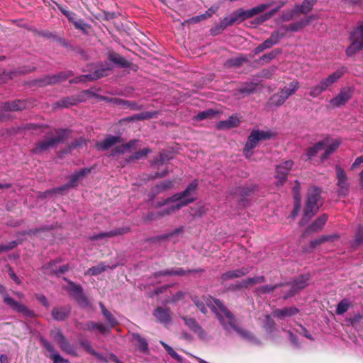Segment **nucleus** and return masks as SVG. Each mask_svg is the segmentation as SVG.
I'll return each mask as SVG.
<instances>
[{"mask_svg":"<svg viewBox=\"0 0 363 363\" xmlns=\"http://www.w3.org/2000/svg\"><path fill=\"white\" fill-rule=\"evenodd\" d=\"M284 36V33H280L279 31H274L272 33L269 40L273 43L274 45H277L280 39Z\"/></svg>","mask_w":363,"mask_h":363,"instance_id":"338daca9","label":"nucleus"},{"mask_svg":"<svg viewBox=\"0 0 363 363\" xmlns=\"http://www.w3.org/2000/svg\"><path fill=\"white\" fill-rule=\"evenodd\" d=\"M93 168H84L80 169L78 172H76L73 174L69 177V182L63 186L57 188H55L51 190H48L44 193H41L40 196L45 197L47 195L52 194H62L64 191L67 190L70 187H74L77 186L78 181L82 179L84 177H85L87 174L91 172Z\"/></svg>","mask_w":363,"mask_h":363,"instance_id":"423d86ee","label":"nucleus"},{"mask_svg":"<svg viewBox=\"0 0 363 363\" xmlns=\"http://www.w3.org/2000/svg\"><path fill=\"white\" fill-rule=\"evenodd\" d=\"M240 121L237 116H231L226 121H222L218 123V129L232 128L239 125Z\"/></svg>","mask_w":363,"mask_h":363,"instance_id":"473e14b6","label":"nucleus"},{"mask_svg":"<svg viewBox=\"0 0 363 363\" xmlns=\"http://www.w3.org/2000/svg\"><path fill=\"white\" fill-rule=\"evenodd\" d=\"M159 115L158 111H147L137 114V121L147 120L156 118Z\"/></svg>","mask_w":363,"mask_h":363,"instance_id":"3c124183","label":"nucleus"},{"mask_svg":"<svg viewBox=\"0 0 363 363\" xmlns=\"http://www.w3.org/2000/svg\"><path fill=\"white\" fill-rule=\"evenodd\" d=\"M301 184L300 182L298 180L295 181V186L293 187V193H294V201H301Z\"/></svg>","mask_w":363,"mask_h":363,"instance_id":"69168bd1","label":"nucleus"},{"mask_svg":"<svg viewBox=\"0 0 363 363\" xmlns=\"http://www.w3.org/2000/svg\"><path fill=\"white\" fill-rule=\"evenodd\" d=\"M123 106L128 108L133 111H140L144 108L143 105L142 104H138L135 101L128 100H125Z\"/></svg>","mask_w":363,"mask_h":363,"instance_id":"13d9d810","label":"nucleus"},{"mask_svg":"<svg viewBox=\"0 0 363 363\" xmlns=\"http://www.w3.org/2000/svg\"><path fill=\"white\" fill-rule=\"evenodd\" d=\"M52 335L53 340L58 345L62 352L74 357L78 356L75 346L72 345L67 340L60 330L52 331Z\"/></svg>","mask_w":363,"mask_h":363,"instance_id":"9b49d317","label":"nucleus"},{"mask_svg":"<svg viewBox=\"0 0 363 363\" xmlns=\"http://www.w3.org/2000/svg\"><path fill=\"white\" fill-rule=\"evenodd\" d=\"M313 19L312 16L308 17V18L299 21L298 22L291 23L286 28V31L296 32L302 29L303 27L308 25L311 21Z\"/></svg>","mask_w":363,"mask_h":363,"instance_id":"e433bc0d","label":"nucleus"},{"mask_svg":"<svg viewBox=\"0 0 363 363\" xmlns=\"http://www.w3.org/2000/svg\"><path fill=\"white\" fill-rule=\"evenodd\" d=\"M129 231H130L129 227L118 228L117 229H115V230H111L108 232L94 234L89 237V240H96L103 239L105 238H112V237H115L117 235H121L128 233Z\"/></svg>","mask_w":363,"mask_h":363,"instance_id":"4be33fe9","label":"nucleus"},{"mask_svg":"<svg viewBox=\"0 0 363 363\" xmlns=\"http://www.w3.org/2000/svg\"><path fill=\"white\" fill-rule=\"evenodd\" d=\"M96 325V323L93 322V321H89L86 323H77V327L79 330L93 331L95 330Z\"/></svg>","mask_w":363,"mask_h":363,"instance_id":"4d7b16f0","label":"nucleus"},{"mask_svg":"<svg viewBox=\"0 0 363 363\" xmlns=\"http://www.w3.org/2000/svg\"><path fill=\"white\" fill-rule=\"evenodd\" d=\"M335 170L337 179V185L339 188L338 194L345 196L349 192V183L347 181L346 172L338 165L335 167Z\"/></svg>","mask_w":363,"mask_h":363,"instance_id":"dca6fc26","label":"nucleus"},{"mask_svg":"<svg viewBox=\"0 0 363 363\" xmlns=\"http://www.w3.org/2000/svg\"><path fill=\"white\" fill-rule=\"evenodd\" d=\"M99 306L101 309V313L110 328H112L115 327L118 324V320L115 318L113 315L106 308L105 306L101 302L99 303Z\"/></svg>","mask_w":363,"mask_h":363,"instance_id":"c9c22d12","label":"nucleus"},{"mask_svg":"<svg viewBox=\"0 0 363 363\" xmlns=\"http://www.w3.org/2000/svg\"><path fill=\"white\" fill-rule=\"evenodd\" d=\"M350 45L346 49V55L348 57L353 56L355 53L363 49V23L359 25L350 34Z\"/></svg>","mask_w":363,"mask_h":363,"instance_id":"6e6552de","label":"nucleus"},{"mask_svg":"<svg viewBox=\"0 0 363 363\" xmlns=\"http://www.w3.org/2000/svg\"><path fill=\"white\" fill-rule=\"evenodd\" d=\"M72 74H73L72 72L70 71L62 72L57 74L47 77L43 80H42L40 82L43 84H55V83H57V82H61L62 81L66 80L69 77L72 76Z\"/></svg>","mask_w":363,"mask_h":363,"instance_id":"bb28decb","label":"nucleus"},{"mask_svg":"<svg viewBox=\"0 0 363 363\" xmlns=\"http://www.w3.org/2000/svg\"><path fill=\"white\" fill-rule=\"evenodd\" d=\"M153 315L161 324L168 325L172 322L170 310L167 308L157 307L153 311Z\"/></svg>","mask_w":363,"mask_h":363,"instance_id":"6ab92c4d","label":"nucleus"},{"mask_svg":"<svg viewBox=\"0 0 363 363\" xmlns=\"http://www.w3.org/2000/svg\"><path fill=\"white\" fill-rule=\"evenodd\" d=\"M247 62H248L247 56L245 55H240L235 58L228 60L226 65L228 67H239Z\"/></svg>","mask_w":363,"mask_h":363,"instance_id":"58836bf2","label":"nucleus"},{"mask_svg":"<svg viewBox=\"0 0 363 363\" xmlns=\"http://www.w3.org/2000/svg\"><path fill=\"white\" fill-rule=\"evenodd\" d=\"M215 113H216V112L213 110L208 109V110H206V111H204L199 113L194 117V118L196 121H202V120H204L206 118H208L211 117V116L214 115Z\"/></svg>","mask_w":363,"mask_h":363,"instance_id":"bf43d9fd","label":"nucleus"},{"mask_svg":"<svg viewBox=\"0 0 363 363\" xmlns=\"http://www.w3.org/2000/svg\"><path fill=\"white\" fill-rule=\"evenodd\" d=\"M284 285V283H279L274 285H264L262 286H259L257 289V293L259 295L261 294H269L272 292L274 289L281 287Z\"/></svg>","mask_w":363,"mask_h":363,"instance_id":"a19ab883","label":"nucleus"},{"mask_svg":"<svg viewBox=\"0 0 363 363\" xmlns=\"http://www.w3.org/2000/svg\"><path fill=\"white\" fill-rule=\"evenodd\" d=\"M152 152L151 149L150 148H144L142 150L135 152L133 155L130 157V160H140L142 157H146L147 154Z\"/></svg>","mask_w":363,"mask_h":363,"instance_id":"864d4df0","label":"nucleus"},{"mask_svg":"<svg viewBox=\"0 0 363 363\" xmlns=\"http://www.w3.org/2000/svg\"><path fill=\"white\" fill-rule=\"evenodd\" d=\"M327 145L326 142H318L314 146L309 147L306 151V157L308 160H311L312 157L315 156L318 152L323 149Z\"/></svg>","mask_w":363,"mask_h":363,"instance_id":"4c0bfd02","label":"nucleus"},{"mask_svg":"<svg viewBox=\"0 0 363 363\" xmlns=\"http://www.w3.org/2000/svg\"><path fill=\"white\" fill-rule=\"evenodd\" d=\"M273 135L274 133L270 130H252L248 136L243 150L245 156L247 158H250L253 153V149L257 146L258 142L270 139Z\"/></svg>","mask_w":363,"mask_h":363,"instance_id":"39448f33","label":"nucleus"},{"mask_svg":"<svg viewBox=\"0 0 363 363\" xmlns=\"http://www.w3.org/2000/svg\"><path fill=\"white\" fill-rule=\"evenodd\" d=\"M354 92L352 87H344L340 89L338 94L330 100L332 108H337L345 105L352 98Z\"/></svg>","mask_w":363,"mask_h":363,"instance_id":"ddd939ff","label":"nucleus"},{"mask_svg":"<svg viewBox=\"0 0 363 363\" xmlns=\"http://www.w3.org/2000/svg\"><path fill=\"white\" fill-rule=\"evenodd\" d=\"M299 88V82L297 80L291 82L288 85L283 87L280 92L277 94H274L272 97V104L277 106H279L284 104V102Z\"/></svg>","mask_w":363,"mask_h":363,"instance_id":"1a4fd4ad","label":"nucleus"},{"mask_svg":"<svg viewBox=\"0 0 363 363\" xmlns=\"http://www.w3.org/2000/svg\"><path fill=\"white\" fill-rule=\"evenodd\" d=\"M198 184V181L194 179L183 191L177 193L163 201L158 202L155 206L156 207H165L162 211H159L157 216H153L152 215V218L170 215L195 201L197 199L196 196V192Z\"/></svg>","mask_w":363,"mask_h":363,"instance_id":"f257e3e1","label":"nucleus"},{"mask_svg":"<svg viewBox=\"0 0 363 363\" xmlns=\"http://www.w3.org/2000/svg\"><path fill=\"white\" fill-rule=\"evenodd\" d=\"M172 157H169L168 154L165 151H162L160 153L159 157L152 162V165L157 166L162 164L165 161H168Z\"/></svg>","mask_w":363,"mask_h":363,"instance_id":"603ef678","label":"nucleus"},{"mask_svg":"<svg viewBox=\"0 0 363 363\" xmlns=\"http://www.w3.org/2000/svg\"><path fill=\"white\" fill-rule=\"evenodd\" d=\"M191 300L197 306V308L200 310L201 312H202L204 314L207 313V308L205 306V303L202 301H200L197 296H192Z\"/></svg>","mask_w":363,"mask_h":363,"instance_id":"0e129e2a","label":"nucleus"},{"mask_svg":"<svg viewBox=\"0 0 363 363\" xmlns=\"http://www.w3.org/2000/svg\"><path fill=\"white\" fill-rule=\"evenodd\" d=\"M346 72V68L342 67L333 72L327 77L322 79L318 84L311 89L309 96L312 98H317L322 93L328 90L335 83H336Z\"/></svg>","mask_w":363,"mask_h":363,"instance_id":"20e7f679","label":"nucleus"},{"mask_svg":"<svg viewBox=\"0 0 363 363\" xmlns=\"http://www.w3.org/2000/svg\"><path fill=\"white\" fill-rule=\"evenodd\" d=\"M321 189L317 186L311 187L307 193V201L301 220L303 224L308 222L318 212L320 205Z\"/></svg>","mask_w":363,"mask_h":363,"instance_id":"7ed1b4c3","label":"nucleus"},{"mask_svg":"<svg viewBox=\"0 0 363 363\" xmlns=\"http://www.w3.org/2000/svg\"><path fill=\"white\" fill-rule=\"evenodd\" d=\"M317 0H304L301 4H297L294 8V12L306 14L310 12Z\"/></svg>","mask_w":363,"mask_h":363,"instance_id":"7c9ffc66","label":"nucleus"},{"mask_svg":"<svg viewBox=\"0 0 363 363\" xmlns=\"http://www.w3.org/2000/svg\"><path fill=\"white\" fill-rule=\"evenodd\" d=\"M350 306V301L346 298L342 299L337 306L336 313L337 315H343L348 311Z\"/></svg>","mask_w":363,"mask_h":363,"instance_id":"a18cd8bd","label":"nucleus"},{"mask_svg":"<svg viewBox=\"0 0 363 363\" xmlns=\"http://www.w3.org/2000/svg\"><path fill=\"white\" fill-rule=\"evenodd\" d=\"M293 164L292 160H286L276 167L275 178L277 179L276 185L278 187L281 186L286 181L287 174Z\"/></svg>","mask_w":363,"mask_h":363,"instance_id":"2eb2a0df","label":"nucleus"},{"mask_svg":"<svg viewBox=\"0 0 363 363\" xmlns=\"http://www.w3.org/2000/svg\"><path fill=\"white\" fill-rule=\"evenodd\" d=\"M60 11L72 22L77 29L82 30L84 33L86 31V26L82 21H77L74 19L75 13L69 11L62 7H59Z\"/></svg>","mask_w":363,"mask_h":363,"instance_id":"c85d7f7f","label":"nucleus"},{"mask_svg":"<svg viewBox=\"0 0 363 363\" xmlns=\"http://www.w3.org/2000/svg\"><path fill=\"white\" fill-rule=\"evenodd\" d=\"M66 290L70 296L77 301L81 307L87 308L90 306V303L87 298L83 294L82 288L79 284H76L73 281H69Z\"/></svg>","mask_w":363,"mask_h":363,"instance_id":"f8f14e48","label":"nucleus"},{"mask_svg":"<svg viewBox=\"0 0 363 363\" xmlns=\"http://www.w3.org/2000/svg\"><path fill=\"white\" fill-rule=\"evenodd\" d=\"M30 106V103L26 100H16L3 103L0 105V119L6 116L4 112L21 111Z\"/></svg>","mask_w":363,"mask_h":363,"instance_id":"4468645a","label":"nucleus"},{"mask_svg":"<svg viewBox=\"0 0 363 363\" xmlns=\"http://www.w3.org/2000/svg\"><path fill=\"white\" fill-rule=\"evenodd\" d=\"M266 281L264 276H259L255 277H250L242 280L240 286L247 287L250 285H255L257 284L264 283Z\"/></svg>","mask_w":363,"mask_h":363,"instance_id":"ea45409f","label":"nucleus"},{"mask_svg":"<svg viewBox=\"0 0 363 363\" xmlns=\"http://www.w3.org/2000/svg\"><path fill=\"white\" fill-rule=\"evenodd\" d=\"M281 52V50L280 49L274 50L273 51L262 55L259 60V62L263 61V62L266 63L269 62L271 60L274 59L277 55L280 54Z\"/></svg>","mask_w":363,"mask_h":363,"instance_id":"de8ad7c7","label":"nucleus"},{"mask_svg":"<svg viewBox=\"0 0 363 363\" xmlns=\"http://www.w3.org/2000/svg\"><path fill=\"white\" fill-rule=\"evenodd\" d=\"M160 344L164 347L167 352L177 362L182 363L183 362V357H181L179 354H178L172 347L169 346L167 344H166L163 341H160Z\"/></svg>","mask_w":363,"mask_h":363,"instance_id":"c03bdc74","label":"nucleus"},{"mask_svg":"<svg viewBox=\"0 0 363 363\" xmlns=\"http://www.w3.org/2000/svg\"><path fill=\"white\" fill-rule=\"evenodd\" d=\"M121 142L123 139L120 135H108L103 141L96 143V147L99 150H105Z\"/></svg>","mask_w":363,"mask_h":363,"instance_id":"393cba45","label":"nucleus"},{"mask_svg":"<svg viewBox=\"0 0 363 363\" xmlns=\"http://www.w3.org/2000/svg\"><path fill=\"white\" fill-rule=\"evenodd\" d=\"M57 133L58 135L57 137L51 138L36 143L35 147L32 150V152L33 154H41L49 148L53 147L58 143L62 142L68 135V131L67 130H60Z\"/></svg>","mask_w":363,"mask_h":363,"instance_id":"0eeeda50","label":"nucleus"},{"mask_svg":"<svg viewBox=\"0 0 363 363\" xmlns=\"http://www.w3.org/2000/svg\"><path fill=\"white\" fill-rule=\"evenodd\" d=\"M283 5H284V4H282L281 6H279L275 9H272L269 12L260 16L257 19L258 22L261 23H264V22L268 21L269 19H270L280 9V8Z\"/></svg>","mask_w":363,"mask_h":363,"instance_id":"8fccbe9b","label":"nucleus"},{"mask_svg":"<svg viewBox=\"0 0 363 363\" xmlns=\"http://www.w3.org/2000/svg\"><path fill=\"white\" fill-rule=\"evenodd\" d=\"M57 262L55 261V260H52L50 261L46 268L47 269H52V271L57 275L58 274H64L65 272H66L68 269H69V265L68 264H65V265H63L62 267H60L59 269H52V266L55 265Z\"/></svg>","mask_w":363,"mask_h":363,"instance_id":"09e8293b","label":"nucleus"},{"mask_svg":"<svg viewBox=\"0 0 363 363\" xmlns=\"http://www.w3.org/2000/svg\"><path fill=\"white\" fill-rule=\"evenodd\" d=\"M338 236L337 235H323L319 238L315 239L311 241L310 245L312 248L315 247L317 245L323 243L326 241H333L337 239Z\"/></svg>","mask_w":363,"mask_h":363,"instance_id":"79ce46f5","label":"nucleus"},{"mask_svg":"<svg viewBox=\"0 0 363 363\" xmlns=\"http://www.w3.org/2000/svg\"><path fill=\"white\" fill-rule=\"evenodd\" d=\"M109 70L110 69L108 68L98 69L95 70L94 73L82 75L71 81V82L78 83L80 82H85L87 80H96L104 76L108 75Z\"/></svg>","mask_w":363,"mask_h":363,"instance_id":"412c9836","label":"nucleus"},{"mask_svg":"<svg viewBox=\"0 0 363 363\" xmlns=\"http://www.w3.org/2000/svg\"><path fill=\"white\" fill-rule=\"evenodd\" d=\"M0 294L3 295L4 302L6 305L9 306L13 310L23 314L26 317L34 316L35 313L33 311L28 309L24 304L15 301L13 298L9 296V295L6 293L4 286L1 284H0Z\"/></svg>","mask_w":363,"mask_h":363,"instance_id":"9d476101","label":"nucleus"},{"mask_svg":"<svg viewBox=\"0 0 363 363\" xmlns=\"http://www.w3.org/2000/svg\"><path fill=\"white\" fill-rule=\"evenodd\" d=\"M185 294L182 291H178L174 294L170 298L165 301L166 303H177L178 301L184 299Z\"/></svg>","mask_w":363,"mask_h":363,"instance_id":"052dcab7","label":"nucleus"},{"mask_svg":"<svg viewBox=\"0 0 363 363\" xmlns=\"http://www.w3.org/2000/svg\"><path fill=\"white\" fill-rule=\"evenodd\" d=\"M250 269L247 267H242L235 270H230L223 273L220 277V280L225 282L233 279L240 278L245 276L250 272Z\"/></svg>","mask_w":363,"mask_h":363,"instance_id":"aec40b11","label":"nucleus"},{"mask_svg":"<svg viewBox=\"0 0 363 363\" xmlns=\"http://www.w3.org/2000/svg\"><path fill=\"white\" fill-rule=\"evenodd\" d=\"M322 142H326L327 145L325 146V152L322 155L321 159L322 160H326L330 155L333 153L340 145V140L335 139L333 140H330L328 139L324 140Z\"/></svg>","mask_w":363,"mask_h":363,"instance_id":"cd10ccee","label":"nucleus"},{"mask_svg":"<svg viewBox=\"0 0 363 363\" xmlns=\"http://www.w3.org/2000/svg\"><path fill=\"white\" fill-rule=\"evenodd\" d=\"M133 340L138 345L140 351L146 352L148 350V344L145 339L143 338L138 334L133 335Z\"/></svg>","mask_w":363,"mask_h":363,"instance_id":"37998d69","label":"nucleus"},{"mask_svg":"<svg viewBox=\"0 0 363 363\" xmlns=\"http://www.w3.org/2000/svg\"><path fill=\"white\" fill-rule=\"evenodd\" d=\"M80 101L81 100L77 96L65 97L56 102L53 105V108H68L77 105Z\"/></svg>","mask_w":363,"mask_h":363,"instance_id":"c756f323","label":"nucleus"},{"mask_svg":"<svg viewBox=\"0 0 363 363\" xmlns=\"http://www.w3.org/2000/svg\"><path fill=\"white\" fill-rule=\"evenodd\" d=\"M242 9L234 11L229 16L225 17L220 22V27L225 28L233 25L235 22L244 21Z\"/></svg>","mask_w":363,"mask_h":363,"instance_id":"5701e85b","label":"nucleus"},{"mask_svg":"<svg viewBox=\"0 0 363 363\" xmlns=\"http://www.w3.org/2000/svg\"><path fill=\"white\" fill-rule=\"evenodd\" d=\"M109 268L108 266L105 265L103 263L98 264L97 266L91 267L88 269L87 274L91 275H98L101 272H104L106 269Z\"/></svg>","mask_w":363,"mask_h":363,"instance_id":"49530a36","label":"nucleus"},{"mask_svg":"<svg viewBox=\"0 0 363 363\" xmlns=\"http://www.w3.org/2000/svg\"><path fill=\"white\" fill-rule=\"evenodd\" d=\"M111 60L122 67H128L130 66V62L122 56H111Z\"/></svg>","mask_w":363,"mask_h":363,"instance_id":"5fc2aeb1","label":"nucleus"},{"mask_svg":"<svg viewBox=\"0 0 363 363\" xmlns=\"http://www.w3.org/2000/svg\"><path fill=\"white\" fill-rule=\"evenodd\" d=\"M275 323L269 315L265 316V323L264 328L268 333H271L274 328Z\"/></svg>","mask_w":363,"mask_h":363,"instance_id":"e2e57ef3","label":"nucleus"},{"mask_svg":"<svg viewBox=\"0 0 363 363\" xmlns=\"http://www.w3.org/2000/svg\"><path fill=\"white\" fill-rule=\"evenodd\" d=\"M298 309L296 307H288L282 309H277L273 311L274 317L284 318L286 316H291L298 313Z\"/></svg>","mask_w":363,"mask_h":363,"instance_id":"f704fd0d","label":"nucleus"},{"mask_svg":"<svg viewBox=\"0 0 363 363\" xmlns=\"http://www.w3.org/2000/svg\"><path fill=\"white\" fill-rule=\"evenodd\" d=\"M70 311V307L54 308L52 311V316L56 320L62 321L69 316Z\"/></svg>","mask_w":363,"mask_h":363,"instance_id":"2f4dec72","label":"nucleus"},{"mask_svg":"<svg viewBox=\"0 0 363 363\" xmlns=\"http://www.w3.org/2000/svg\"><path fill=\"white\" fill-rule=\"evenodd\" d=\"M328 220V216L323 214L318 217L308 228V232H318L320 230Z\"/></svg>","mask_w":363,"mask_h":363,"instance_id":"72a5a7b5","label":"nucleus"},{"mask_svg":"<svg viewBox=\"0 0 363 363\" xmlns=\"http://www.w3.org/2000/svg\"><path fill=\"white\" fill-rule=\"evenodd\" d=\"M51 359L53 360V363H69L68 360L62 357L58 352L51 354Z\"/></svg>","mask_w":363,"mask_h":363,"instance_id":"774afa93","label":"nucleus"},{"mask_svg":"<svg viewBox=\"0 0 363 363\" xmlns=\"http://www.w3.org/2000/svg\"><path fill=\"white\" fill-rule=\"evenodd\" d=\"M203 272L202 269H192V270H188L185 271L182 268H177V269H168L165 270H162L157 272L153 274V277L155 279H157L160 277H164V276H182L186 275L190 273H196V272Z\"/></svg>","mask_w":363,"mask_h":363,"instance_id":"f3484780","label":"nucleus"},{"mask_svg":"<svg viewBox=\"0 0 363 363\" xmlns=\"http://www.w3.org/2000/svg\"><path fill=\"white\" fill-rule=\"evenodd\" d=\"M310 280V275L309 274H303L298 277L296 280H294L291 290L289 294L285 295L284 296V299H286L293 295H294L296 293H297L298 291L304 289L306 286H308V281Z\"/></svg>","mask_w":363,"mask_h":363,"instance_id":"a211bd4d","label":"nucleus"},{"mask_svg":"<svg viewBox=\"0 0 363 363\" xmlns=\"http://www.w3.org/2000/svg\"><path fill=\"white\" fill-rule=\"evenodd\" d=\"M206 304L216 315L223 328L228 331L235 330L237 333L247 340H252V335L247 330H245L238 327L234 315L227 308L224 303L219 299L211 297H204Z\"/></svg>","mask_w":363,"mask_h":363,"instance_id":"f03ea898","label":"nucleus"},{"mask_svg":"<svg viewBox=\"0 0 363 363\" xmlns=\"http://www.w3.org/2000/svg\"><path fill=\"white\" fill-rule=\"evenodd\" d=\"M269 6V4H259L255 7L250 9V11L252 17H253L254 16H255L259 13L264 11Z\"/></svg>","mask_w":363,"mask_h":363,"instance_id":"680f3d73","label":"nucleus"},{"mask_svg":"<svg viewBox=\"0 0 363 363\" xmlns=\"http://www.w3.org/2000/svg\"><path fill=\"white\" fill-rule=\"evenodd\" d=\"M185 324L195 333H196L199 337L201 340L206 338V333L203 328L199 325L196 320L192 318L183 317Z\"/></svg>","mask_w":363,"mask_h":363,"instance_id":"b1692460","label":"nucleus"},{"mask_svg":"<svg viewBox=\"0 0 363 363\" xmlns=\"http://www.w3.org/2000/svg\"><path fill=\"white\" fill-rule=\"evenodd\" d=\"M174 181L173 180H165L159 184H157L151 193L148 195L149 200H153L157 194H159L166 190L171 189L173 188Z\"/></svg>","mask_w":363,"mask_h":363,"instance_id":"a878e982","label":"nucleus"},{"mask_svg":"<svg viewBox=\"0 0 363 363\" xmlns=\"http://www.w3.org/2000/svg\"><path fill=\"white\" fill-rule=\"evenodd\" d=\"M96 325V323L93 322V321H89L86 323H77V327L79 330L93 331L95 330Z\"/></svg>","mask_w":363,"mask_h":363,"instance_id":"6e6d98bb","label":"nucleus"}]
</instances>
